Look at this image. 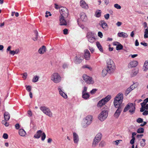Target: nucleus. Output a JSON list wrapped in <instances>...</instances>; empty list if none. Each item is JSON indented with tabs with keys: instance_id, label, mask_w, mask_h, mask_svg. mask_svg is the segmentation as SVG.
<instances>
[{
	"instance_id": "3c124183",
	"label": "nucleus",
	"mask_w": 148,
	"mask_h": 148,
	"mask_svg": "<svg viewBox=\"0 0 148 148\" xmlns=\"http://www.w3.org/2000/svg\"><path fill=\"white\" fill-rule=\"evenodd\" d=\"M46 15L45 16L46 17H48V16H51V14L50 12H48L47 11L46 12Z\"/></svg>"
},
{
	"instance_id": "338daca9",
	"label": "nucleus",
	"mask_w": 148,
	"mask_h": 148,
	"mask_svg": "<svg viewBox=\"0 0 148 148\" xmlns=\"http://www.w3.org/2000/svg\"><path fill=\"white\" fill-rule=\"evenodd\" d=\"M143 114L144 115H147L148 114V111L145 110L143 113Z\"/></svg>"
},
{
	"instance_id": "6ab92c4d",
	"label": "nucleus",
	"mask_w": 148,
	"mask_h": 148,
	"mask_svg": "<svg viewBox=\"0 0 148 148\" xmlns=\"http://www.w3.org/2000/svg\"><path fill=\"white\" fill-rule=\"evenodd\" d=\"M84 58L87 60H89L90 58V53L88 49H85L84 50Z\"/></svg>"
},
{
	"instance_id": "7ed1b4c3",
	"label": "nucleus",
	"mask_w": 148,
	"mask_h": 148,
	"mask_svg": "<svg viewBox=\"0 0 148 148\" xmlns=\"http://www.w3.org/2000/svg\"><path fill=\"white\" fill-rule=\"evenodd\" d=\"M93 117L91 115H88L83 119L81 123L82 126L84 128L88 127L92 122Z\"/></svg>"
},
{
	"instance_id": "49530a36",
	"label": "nucleus",
	"mask_w": 148,
	"mask_h": 148,
	"mask_svg": "<svg viewBox=\"0 0 148 148\" xmlns=\"http://www.w3.org/2000/svg\"><path fill=\"white\" fill-rule=\"evenodd\" d=\"M132 139L131 140L130 143L132 145H134V141L135 140V138L134 137H133V138H132Z\"/></svg>"
},
{
	"instance_id": "cd10ccee",
	"label": "nucleus",
	"mask_w": 148,
	"mask_h": 148,
	"mask_svg": "<svg viewBox=\"0 0 148 148\" xmlns=\"http://www.w3.org/2000/svg\"><path fill=\"white\" fill-rule=\"evenodd\" d=\"M19 134L20 136H24L25 135L26 133L23 129H21L19 130Z\"/></svg>"
},
{
	"instance_id": "0e129e2a",
	"label": "nucleus",
	"mask_w": 148,
	"mask_h": 148,
	"mask_svg": "<svg viewBox=\"0 0 148 148\" xmlns=\"http://www.w3.org/2000/svg\"><path fill=\"white\" fill-rule=\"evenodd\" d=\"M129 87L132 90L136 88V87L133 85H132Z\"/></svg>"
},
{
	"instance_id": "f257e3e1",
	"label": "nucleus",
	"mask_w": 148,
	"mask_h": 148,
	"mask_svg": "<svg viewBox=\"0 0 148 148\" xmlns=\"http://www.w3.org/2000/svg\"><path fill=\"white\" fill-rule=\"evenodd\" d=\"M123 99V94L120 93L115 98L114 100V104L115 107L118 108L114 114V116L118 118L122 111V106L121 103Z\"/></svg>"
},
{
	"instance_id": "5fc2aeb1",
	"label": "nucleus",
	"mask_w": 148,
	"mask_h": 148,
	"mask_svg": "<svg viewBox=\"0 0 148 148\" xmlns=\"http://www.w3.org/2000/svg\"><path fill=\"white\" fill-rule=\"evenodd\" d=\"M98 36L101 38L103 37V34L101 32H99L98 33Z\"/></svg>"
},
{
	"instance_id": "6e6552de",
	"label": "nucleus",
	"mask_w": 148,
	"mask_h": 148,
	"mask_svg": "<svg viewBox=\"0 0 148 148\" xmlns=\"http://www.w3.org/2000/svg\"><path fill=\"white\" fill-rule=\"evenodd\" d=\"M102 137V134L100 133H98L92 143V147H95L101 140Z\"/></svg>"
},
{
	"instance_id": "774afa93",
	"label": "nucleus",
	"mask_w": 148,
	"mask_h": 148,
	"mask_svg": "<svg viewBox=\"0 0 148 148\" xmlns=\"http://www.w3.org/2000/svg\"><path fill=\"white\" fill-rule=\"evenodd\" d=\"M116 25L118 27H119L121 26V25L122 24V23L120 22H118L116 23Z\"/></svg>"
},
{
	"instance_id": "f704fd0d",
	"label": "nucleus",
	"mask_w": 148,
	"mask_h": 148,
	"mask_svg": "<svg viewBox=\"0 0 148 148\" xmlns=\"http://www.w3.org/2000/svg\"><path fill=\"white\" fill-rule=\"evenodd\" d=\"M101 12L100 10L97 11L95 13V16L97 17H99L101 15Z\"/></svg>"
},
{
	"instance_id": "bb28decb",
	"label": "nucleus",
	"mask_w": 148,
	"mask_h": 148,
	"mask_svg": "<svg viewBox=\"0 0 148 148\" xmlns=\"http://www.w3.org/2000/svg\"><path fill=\"white\" fill-rule=\"evenodd\" d=\"M118 35L119 37L124 38H127L128 36V35L127 33L123 32H119L118 34Z\"/></svg>"
},
{
	"instance_id": "bf43d9fd",
	"label": "nucleus",
	"mask_w": 148,
	"mask_h": 148,
	"mask_svg": "<svg viewBox=\"0 0 148 148\" xmlns=\"http://www.w3.org/2000/svg\"><path fill=\"white\" fill-rule=\"evenodd\" d=\"M23 77L24 78V79H25L27 78V75L26 73H25L23 74Z\"/></svg>"
},
{
	"instance_id": "4d7b16f0",
	"label": "nucleus",
	"mask_w": 148,
	"mask_h": 148,
	"mask_svg": "<svg viewBox=\"0 0 148 148\" xmlns=\"http://www.w3.org/2000/svg\"><path fill=\"white\" fill-rule=\"evenodd\" d=\"M63 31L64 34L66 35L68 34V30L67 29H65L63 30Z\"/></svg>"
},
{
	"instance_id": "9b49d317",
	"label": "nucleus",
	"mask_w": 148,
	"mask_h": 148,
	"mask_svg": "<svg viewBox=\"0 0 148 148\" xmlns=\"http://www.w3.org/2000/svg\"><path fill=\"white\" fill-rule=\"evenodd\" d=\"M95 35V33L92 32H89L87 33L86 37L89 42L93 43L95 41L96 39Z\"/></svg>"
},
{
	"instance_id": "c03bdc74",
	"label": "nucleus",
	"mask_w": 148,
	"mask_h": 148,
	"mask_svg": "<svg viewBox=\"0 0 148 148\" xmlns=\"http://www.w3.org/2000/svg\"><path fill=\"white\" fill-rule=\"evenodd\" d=\"M143 120L141 118H138L136 120L137 122L138 123H140L143 122Z\"/></svg>"
},
{
	"instance_id": "412c9836",
	"label": "nucleus",
	"mask_w": 148,
	"mask_h": 148,
	"mask_svg": "<svg viewBox=\"0 0 148 148\" xmlns=\"http://www.w3.org/2000/svg\"><path fill=\"white\" fill-rule=\"evenodd\" d=\"M82 61L81 56H76L74 59V62L76 64H79Z\"/></svg>"
},
{
	"instance_id": "603ef678",
	"label": "nucleus",
	"mask_w": 148,
	"mask_h": 148,
	"mask_svg": "<svg viewBox=\"0 0 148 148\" xmlns=\"http://www.w3.org/2000/svg\"><path fill=\"white\" fill-rule=\"evenodd\" d=\"M54 5H55V8L56 9L58 10L59 9V10H60L61 6L59 7L58 5L56 3H55Z\"/></svg>"
},
{
	"instance_id": "f3484780",
	"label": "nucleus",
	"mask_w": 148,
	"mask_h": 148,
	"mask_svg": "<svg viewBox=\"0 0 148 148\" xmlns=\"http://www.w3.org/2000/svg\"><path fill=\"white\" fill-rule=\"evenodd\" d=\"M138 64V62L136 60L130 62L128 64V67L129 68H131L136 66Z\"/></svg>"
},
{
	"instance_id": "aec40b11",
	"label": "nucleus",
	"mask_w": 148,
	"mask_h": 148,
	"mask_svg": "<svg viewBox=\"0 0 148 148\" xmlns=\"http://www.w3.org/2000/svg\"><path fill=\"white\" fill-rule=\"evenodd\" d=\"M80 6L83 8L85 9H88V5L84 0H81L80 2Z\"/></svg>"
},
{
	"instance_id": "a211bd4d",
	"label": "nucleus",
	"mask_w": 148,
	"mask_h": 148,
	"mask_svg": "<svg viewBox=\"0 0 148 148\" xmlns=\"http://www.w3.org/2000/svg\"><path fill=\"white\" fill-rule=\"evenodd\" d=\"M73 138L74 143L77 145L78 144L79 141V138L77 134L75 132H73Z\"/></svg>"
},
{
	"instance_id": "473e14b6",
	"label": "nucleus",
	"mask_w": 148,
	"mask_h": 148,
	"mask_svg": "<svg viewBox=\"0 0 148 148\" xmlns=\"http://www.w3.org/2000/svg\"><path fill=\"white\" fill-rule=\"evenodd\" d=\"M144 38H148V27L145 30Z\"/></svg>"
},
{
	"instance_id": "c85d7f7f",
	"label": "nucleus",
	"mask_w": 148,
	"mask_h": 148,
	"mask_svg": "<svg viewBox=\"0 0 148 148\" xmlns=\"http://www.w3.org/2000/svg\"><path fill=\"white\" fill-rule=\"evenodd\" d=\"M143 69L144 71H146L148 70V61L147 60L145 62Z\"/></svg>"
},
{
	"instance_id": "c9c22d12",
	"label": "nucleus",
	"mask_w": 148,
	"mask_h": 148,
	"mask_svg": "<svg viewBox=\"0 0 148 148\" xmlns=\"http://www.w3.org/2000/svg\"><path fill=\"white\" fill-rule=\"evenodd\" d=\"M123 48V46L120 43L116 47V50H119L122 49Z\"/></svg>"
},
{
	"instance_id": "f8f14e48",
	"label": "nucleus",
	"mask_w": 148,
	"mask_h": 148,
	"mask_svg": "<svg viewBox=\"0 0 148 148\" xmlns=\"http://www.w3.org/2000/svg\"><path fill=\"white\" fill-rule=\"evenodd\" d=\"M83 78L85 81L88 84H92L94 83V81L92 78L86 75H84L83 76Z\"/></svg>"
},
{
	"instance_id": "8fccbe9b",
	"label": "nucleus",
	"mask_w": 148,
	"mask_h": 148,
	"mask_svg": "<svg viewBox=\"0 0 148 148\" xmlns=\"http://www.w3.org/2000/svg\"><path fill=\"white\" fill-rule=\"evenodd\" d=\"M3 138L4 139H7L8 138V134L6 133H4L3 135Z\"/></svg>"
},
{
	"instance_id": "f03ea898",
	"label": "nucleus",
	"mask_w": 148,
	"mask_h": 148,
	"mask_svg": "<svg viewBox=\"0 0 148 148\" xmlns=\"http://www.w3.org/2000/svg\"><path fill=\"white\" fill-rule=\"evenodd\" d=\"M106 69L108 70L109 74L113 73L116 69L115 64L111 59H109L107 61Z\"/></svg>"
},
{
	"instance_id": "dca6fc26",
	"label": "nucleus",
	"mask_w": 148,
	"mask_h": 148,
	"mask_svg": "<svg viewBox=\"0 0 148 148\" xmlns=\"http://www.w3.org/2000/svg\"><path fill=\"white\" fill-rule=\"evenodd\" d=\"M67 17L59 16L60 25H67V22L65 18Z\"/></svg>"
},
{
	"instance_id": "1a4fd4ad",
	"label": "nucleus",
	"mask_w": 148,
	"mask_h": 148,
	"mask_svg": "<svg viewBox=\"0 0 148 148\" xmlns=\"http://www.w3.org/2000/svg\"><path fill=\"white\" fill-rule=\"evenodd\" d=\"M108 112L106 110L102 111L98 116V119L101 121H104L107 117Z\"/></svg>"
},
{
	"instance_id": "9d476101",
	"label": "nucleus",
	"mask_w": 148,
	"mask_h": 148,
	"mask_svg": "<svg viewBox=\"0 0 148 148\" xmlns=\"http://www.w3.org/2000/svg\"><path fill=\"white\" fill-rule=\"evenodd\" d=\"M59 12L60 14V16L65 17H68L69 15V12L68 9L66 8L61 6Z\"/></svg>"
},
{
	"instance_id": "37998d69",
	"label": "nucleus",
	"mask_w": 148,
	"mask_h": 148,
	"mask_svg": "<svg viewBox=\"0 0 148 148\" xmlns=\"http://www.w3.org/2000/svg\"><path fill=\"white\" fill-rule=\"evenodd\" d=\"M114 7L118 9H120L121 8V6L118 4L116 3L114 5Z\"/></svg>"
},
{
	"instance_id": "423d86ee",
	"label": "nucleus",
	"mask_w": 148,
	"mask_h": 148,
	"mask_svg": "<svg viewBox=\"0 0 148 148\" xmlns=\"http://www.w3.org/2000/svg\"><path fill=\"white\" fill-rule=\"evenodd\" d=\"M40 109L46 115L49 117L53 116V114L49 108L46 106H41Z\"/></svg>"
},
{
	"instance_id": "e433bc0d",
	"label": "nucleus",
	"mask_w": 148,
	"mask_h": 148,
	"mask_svg": "<svg viewBox=\"0 0 148 148\" xmlns=\"http://www.w3.org/2000/svg\"><path fill=\"white\" fill-rule=\"evenodd\" d=\"M144 130L143 128L142 127L139 128L137 130V132L138 133H143Z\"/></svg>"
},
{
	"instance_id": "2f4dec72",
	"label": "nucleus",
	"mask_w": 148,
	"mask_h": 148,
	"mask_svg": "<svg viewBox=\"0 0 148 148\" xmlns=\"http://www.w3.org/2000/svg\"><path fill=\"white\" fill-rule=\"evenodd\" d=\"M108 73V70L107 69H103L102 71V76L104 77Z\"/></svg>"
},
{
	"instance_id": "72a5a7b5",
	"label": "nucleus",
	"mask_w": 148,
	"mask_h": 148,
	"mask_svg": "<svg viewBox=\"0 0 148 148\" xmlns=\"http://www.w3.org/2000/svg\"><path fill=\"white\" fill-rule=\"evenodd\" d=\"M145 139H142V141L140 142V145L141 146L143 147L145 145Z\"/></svg>"
},
{
	"instance_id": "0eeeda50",
	"label": "nucleus",
	"mask_w": 148,
	"mask_h": 148,
	"mask_svg": "<svg viewBox=\"0 0 148 148\" xmlns=\"http://www.w3.org/2000/svg\"><path fill=\"white\" fill-rule=\"evenodd\" d=\"M51 79L54 83H57L61 80V77L59 74L57 73H53L51 76Z\"/></svg>"
},
{
	"instance_id": "6e6d98bb",
	"label": "nucleus",
	"mask_w": 148,
	"mask_h": 148,
	"mask_svg": "<svg viewBox=\"0 0 148 148\" xmlns=\"http://www.w3.org/2000/svg\"><path fill=\"white\" fill-rule=\"evenodd\" d=\"M105 145V142H101L99 144V146L101 147H103Z\"/></svg>"
},
{
	"instance_id": "20e7f679",
	"label": "nucleus",
	"mask_w": 148,
	"mask_h": 148,
	"mask_svg": "<svg viewBox=\"0 0 148 148\" xmlns=\"http://www.w3.org/2000/svg\"><path fill=\"white\" fill-rule=\"evenodd\" d=\"M135 108V106L133 103H129L125 107L123 110V112H126L129 110V112L132 114L134 113Z\"/></svg>"
},
{
	"instance_id": "b1692460",
	"label": "nucleus",
	"mask_w": 148,
	"mask_h": 148,
	"mask_svg": "<svg viewBox=\"0 0 148 148\" xmlns=\"http://www.w3.org/2000/svg\"><path fill=\"white\" fill-rule=\"evenodd\" d=\"M4 120H5V121H8L9 120L10 118V115L8 112H6L4 113Z\"/></svg>"
},
{
	"instance_id": "e2e57ef3",
	"label": "nucleus",
	"mask_w": 148,
	"mask_h": 148,
	"mask_svg": "<svg viewBox=\"0 0 148 148\" xmlns=\"http://www.w3.org/2000/svg\"><path fill=\"white\" fill-rule=\"evenodd\" d=\"M139 45V43L138 42V40L137 39H136L135 40V45L136 46H138Z\"/></svg>"
},
{
	"instance_id": "c756f323",
	"label": "nucleus",
	"mask_w": 148,
	"mask_h": 148,
	"mask_svg": "<svg viewBox=\"0 0 148 148\" xmlns=\"http://www.w3.org/2000/svg\"><path fill=\"white\" fill-rule=\"evenodd\" d=\"M96 45L99 49L101 52H103V50L101 45L99 42H96Z\"/></svg>"
},
{
	"instance_id": "09e8293b",
	"label": "nucleus",
	"mask_w": 148,
	"mask_h": 148,
	"mask_svg": "<svg viewBox=\"0 0 148 148\" xmlns=\"http://www.w3.org/2000/svg\"><path fill=\"white\" fill-rule=\"evenodd\" d=\"M97 90L96 89H93L90 91V92L91 94H93L96 92Z\"/></svg>"
},
{
	"instance_id": "4be33fe9",
	"label": "nucleus",
	"mask_w": 148,
	"mask_h": 148,
	"mask_svg": "<svg viewBox=\"0 0 148 148\" xmlns=\"http://www.w3.org/2000/svg\"><path fill=\"white\" fill-rule=\"evenodd\" d=\"M80 18L83 21H86L87 20V17L86 14L84 12H82L80 14Z\"/></svg>"
},
{
	"instance_id": "4468645a",
	"label": "nucleus",
	"mask_w": 148,
	"mask_h": 148,
	"mask_svg": "<svg viewBox=\"0 0 148 148\" xmlns=\"http://www.w3.org/2000/svg\"><path fill=\"white\" fill-rule=\"evenodd\" d=\"M58 90L59 92V94L64 99L67 98V95L62 90V88L61 86H58Z\"/></svg>"
},
{
	"instance_id": "864d4df0",
	"label": "nucleus",
	"mask_w": 148,
	"mask_h": 148,
	"mask_svg": "<svg viewBox=\"0 0 148 148\" xmlns=\"http://www.w3.org/2000/svg\"><path fill=\"white\" fill-rule=\"evenodd\" d=\"M110 16V15L109 14H105L104 16V17L105 19L106 20H108L109 19Z\"/></svg>"
},
{
	"instance_id": "680f3d73",
	"label": "nucleus",
	"mask_w": 148,
	"mask_h": 148,
	"mask_svg": "<svg viewBox=\"0 0 148 148\" xmlns=\"http://www.w3.org/2000/svg\"><path fill=\"white\" fill-rule=\"evenodd\" d=\"M131 56V57L132 58H134L137 56L138 54H133V55H129V56Z\"/></svg>"
},
{
	"instance_id": "ea45409f",
	"label": "nucleus",
	"mask_w": 148,
	"mask_h": 148,
	"mask_svg": "<svg viewBox=\"0 0 148 148\" xmlns=\"http://www.w3.org/2000/svg\"><path fill=\"white\" fill-rule=\"evenodd\" d=\"M25 87H26V90L29 92H31V87L30 86L26 85Z\"/></svg>"
},
{
	"instance_id": "393cba45",
	"label": "nucleus",
	"mask_w": 148,
	"mask_h": 148,
	"mask_svg": "<svg viewBox=\"0 0 148 148\" xmlns=\"http://www.w3.org/2000/svg\"><path fill=\"white\" fill-rule=\"evenodd\" d=\"M46 51V47L44 46H43L42 47L40 48L38 51L39 53L42 54L44 53Z\"/></svg>"
},
{
	"instance_id": "a19ab883",
	"label": "nucleus",
	"mask_w": 148,
	"mask_h": 148,
	"mask_svg": "<svg viewBox=\"0 0 148 148\" xmlns=\"http://www.w3.org/2000/svg\"><path fill=\"white\" fill-rule=\"evenodd\" d=\"M7 121L3 120L2 121V123L4 124L6 127H8L9 125L8 123L7 122Z\"/></svg>"
},
{
	"instance_id": "4c0bfd02",
	"label": "nucleus",
	"mask_w": 148,
	"mask_h": 148,
	"mask_svg": "<svg viewBox=\"0 0 148 148\" xmlns=\"http://www.w3.org/2000/svg\"><path fill=\"white\" fill-rule=\"evenodd\" d=\"M39 77L37 76H35L33 77L32 79V82H37L38 80Z\"/></svg>"
},
{
	"instance_id": "ddd939ff",
	"label": "nucleus",
	"mask_w": 148,
	"mask_h": 148,
	"mask_svg": "<svg viewBox=\"0 0 148 148\" xmlns=\"http://www.w3.org/2000/svg\"><path fill=\"white\" fill-rule=\"evenodd\" d=\"M11 47L10 46H9L7 48L6 50V52L7 53L8 51H9V54L12 55V56L14 55L15 54H17L19 51V49H18L15 50V51L11 50Z\"/></svg>"
},
{
	"instance_id": "5701e85b",
	"label": "nucleus",
	"mask_w": 148,
	"mask_h": 148,
	"mask_svg": "<svg viewBox=\"0 0 148 148\" xmlns=\"http://www.w3.org/2000/svg\"><path fill=\"white\" fill-rule=\"evenodd\" d=\"M42 132V131L41 130L38 131L34 135V137L36 138H39L41 136Z\"/></svg>"
},
{
	"instance_id": "2eb2a0df",
	"label": "nucleus",
	"mask_w": 148,
	"mask_h": 148,
	"mask_svg": "<svg viewBox=\"0 0 148 148\" xmlns=\"http://www.w3.org/2000/svg\"><path fill=\"white\" fill-rule=\"evenodd\" d=\"M100 25L105 31H107L108 29V27L107 23L103 20L101 21L100 22Z\"/></svg>"
},
{
	"instance_id": "7c9ffc66",
	"label": "nucleus",
	"mask_w": 148,
	"mask_h": 148,
	"mask_svg": "<svg viewBox=\"0 0 148 148\" xmlns=\"http://www.w3.org/2000/svg\"><path fill=\"white\" fill-rule=\"evenodd\" d=\"M34 33L35 34V37H33V39L34 41H35L37 40L38 36V33L37 30H35L34 31Z\"/></svg>"
},
{
	"instance_id": "39448f33",
	"label": "nucleus",
	"mask_w": 148,
	"mask_h": 148,
	"mask_svg": "<svg viewBox=\"0 0 148 148\" xmlns=\"http://www.w3.org/2000/svg\"><path fill=\"white\" fill-rule=\"evenodd\" d=\"M111 97L110 95H108L104 98L100 100L97 103V106L98 108H101L103 106L111 99Z\"/></svg>"
},
{
	"instance_id": "69168bd1",
	"label": "nucleus",
	"mask_w": 148,
	"mask_h": 148,
	"mask_svg": "<svg viewBox=\"0 0 148 148\" xmlns=\"http://www.w3.org/2000/svg\"><path fill=\"white\" fill-rule=\"evenodd\" d=\"M140 43L141 45H142L145 47H146L147 46V44L145 42H141Z\"/></svg>"
},
{
	"instance_id": "a18cd8bd",
	"label": "nucleus",
	"mask_w": 148,
	"mask_h": 148,
	"mask_svg": "<svg viewBox=\"0 0 148 148\" xmlns=\"http://www.w3.org/2000/svg\"><path fill=\"white\" fill-rule=\"evenodd\" d=\"M27 114L28 116L31 117L32 116V112L31 110H29L27 112Z\"/></svg>"
},
{
	"instance_id": "de8ad7c7",
	"label": "nucleus",
	"mask_w": 148,
	"mask_h": 148,
	"mask_svg": "<svg viewBox=\"0 0 148 148\" xmlns=\"http://www.w3.org/2000/svg\"><path fill=\"white\" fill-rule=\"evenodd\" d=\"M87 87L86 86H84L83 88V89L82 91V93L87 92Z\"/></svg>"
},
{
	"instance_id": "79ce46f5",
	"label": "nucleus",
	"mask_w": 148,
	"mask_h": 148,
	"mask_svg": "<svg viewBox=\"0 0 148 148\" xmlns=\"http://www.w3.org/2000/svg\"><path fill=\"white\" fill-rule=\"evenodd\" d=\"M41 140L42 141H44L45 139L46 136L44 132H42V134L41 135Z\"/></svg>"
},
{
	"instance_id": "a878e982",
	"label": "nucleus",
	"mask_w": 148,
	"mask_h": 148,
	"mask_svg": "<svg viewBox=\"0 0 148 148\" xmlns=\"http://www.w3.org/2000/svg\"><path fill=\"white\" fill-rule=\"evenodd\" d=\"M82 97L85 99H87L90 97V95L88 92H85L82 93Z\"/></svg>"
},
{
	"instance_id": "052dcab7",
	"label": "nucleus",
	"mask_w": 148,
	"mask_h": 148,
	"mask_svg": "<svg viewBox=\"0 0 148 148\" xmlns=\"http://www.w3.org/2000/svg\"><path fill=\"white\" fill-rule=\"evenodd\" d=\"M15 127L16 129H18L20 127V126L19 124H16L15 125Z\"/></svg>"
},
{
	"instance_id": "13d9d810",
	"label": "nucleus",
	"mask_w": 148,
	"mask_h": 148,
	"mask_svg": "<svg viewBox=\"0 0 148 148\" xmlns=\"http://www.w3.org/2000/svg\"><path fill=\"white\" fill-rule=\"evenodd\" d=\"M68 67V65L67 64L64 63L62 66V67L63 69H65L67 68Z\"/></svg>"
},
{
	"instance_id": "58836bf2",
	"label": "nucleus",
	"mask_w": 148,
	"mask_h": 148,
	"mask_svg": "<svg viewBox=\"0 0 148 148\" xmlns=\"http://www.w3.org/2000/svg\"><path fill=\"white\" fill-rule=\"evenodd\" d=\"M132 91V90L131 89L130 87L128 88L125 91V95H127Z\"/></svg>"
}]
</instances>
